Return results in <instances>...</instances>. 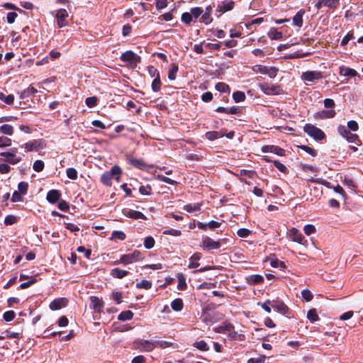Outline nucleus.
Listing matches in <instances>:
<instances>
[{
  "label": "nucleus",
  "mask_w": 363,
  "mask_h": 363,
  "mask_svg": "<svg viewBox=\"0 0 363 363\" xmlns=\"http://www.w3.org/2000/svg\"><path fill=\"white\" fill-rule=\"evenodd\" d=\"M122 170L118 166H113L111 167L110 171L104 172L101 177V182L107 186H111V181L115 179L117 182H119Z\"/></svg>",
  "instance_id": "obj_1"
},
{
  "label": "nucleus",
  "mask_w": 363,
  "mask_h": 363,
  "mask_svg": "<svg viewBox=\"0 0 363 363\" xmlns=\"http://www.w3.org/2000/svg\"><path fill=\"white\" fill-rule=\"evenodd\" d=\"M143 259L141 252L138 250H135L132 253L123 255L121 257L120 260L116 261V264H123L124 265L132 264L138 262Z\"/></svg>",
  "instance_id": "obj_2"
},
{
  "label": "nucleus",
  "mask_w": 363,
  "mask_h": 363,
  "mask_svg": "<svg viewBox=\"0 0 363 363\" xmlns=\"http://www.w3.org/2000/svg\"><path fill=\"white\" fill-rule=\"evenodd\" d=\"M303 130L309 136L316 140H323L325 137V133L320 128L310 123L305 125Z\"/></svg>",
  "instance_id": "obj_3"
},
{
  "label": "nucleus",
  "mask_w": 363,
  "mask_h": 363,
  "mask_svg": "<svg viewBox=\"0 0 363 363\" xmlns=\"http://www.w3.org/2000/svg\"><path fill=\"white\" fill-rule=\"evenodd\" d=\"M259 87L263 93L267 95H278L283 93L282 89L278 84L262 83L259 84Z\"/></svg>",
  "instance_id": "obj_4"
},
{
  "label": "nucleus",
  "mask_w": 363,
  "mask_h": 363,
  "mask_svg": "<svg viewBox=\"0 0 363 363\" xmlns=\"http://www.w3.org/2000/svg\"><path fill=\"white\" fill-rule=\"evenodd\" d=\"M253 72L262 74H267L270 78H274L277 76L278 69L274 67H267L262 65H256L252 67Z\"/></svg>",
  "instance_id": "obj_5"
},
{
  "label": "nucleus",
  "mask_w": 363,
  "mask_h": 363,
  "mask_svg": "<svg viewBox=\"0 0 363 363\" xmlns=\"http://www.w3.org/2000/svg\"><path fill=\"white\" fill-rule=\"evenodd\" d=\"M221 246L220 241H215L209 237H205L202 239L200 247L206 250H217Z\"/></svg>",
  "instance_id": "obj_6"
},
{
  "label": "nucleus",
  "mask_w": 363,
  "mask_h": 363,
  "mask_svg": "<svg viewBox=\"0 0 363 363\" xmlns=\"http://www.w3.org/2000/svg\"><path fill=\"white\" fill-rule=\"evenodd\" d=\"M121 60L130 65L136 66L140 62V57L133 51H126L121 55Z\"/></svg>",
  "instance_id": "obj_7"
},
{
  "label": "nucleus",
  "mask_w": 363,
  "mask_h": 363,
  "mask_svg": "<svg viewBox=\"0 0 363 363\" xmlns=\"http://www.w3.org/2000/svg\"><path fill=\"white\" fill-rule=\"evenodd\" d=\"M68 16V12L64 9H60L56 11L55 18L57 25L59 28L65 27L68 24L67 21Z\"/></svg>",
  "instance_id": "obj_8"
},
{
  "label": "nucleus",
  "mask_w": 363,
  "mask_h": 363,
  "mask_svg": "<svg viewBox=\"0 0 363 363\" xmlns=\"http://www.w3.org/2000/svg\"><path fill=\"white\" fill-rule=\"evenodd\" d=\"M301 78L303 81L315 82L323 78V74L319 71H306L302 73Z\"/></svg>",
  "instance_id": "obj_9"
},
{
  "label": "nucleus",
  "mask_w": 363,
  "mask_h": 363,
  "mask_svg": "<svg viewBox=\"0 0 363 363\" xmlns=\"http://www.w3.org/2000/svg\"><path fill=\"white\" fill-rule=\"evenodd\" d=\"M289 236L294 242H296L301 245H303L306 242L302 234L295 228H293L289 230Z\"/></svg>",
  "instance_id": "obj_10"
},
{
  "label": "nucleus",
  "mask_w": 363,
  "mask_h": 363,
  "mask_svg": "<svg viewBox=\"0 0 363 363\" xmlns=\"http://www.w3.org/2000/svg\"><path fill=\"white\" fill-rule=\"evenodd\" d=\"M271 306L282 315L286 314L289 311L287 306L284 302L279 300L272 301Z\"/></svg>",
  "instance_id": "obj_11"
},
{
  "label": "nucleus",
  "mask_w": 363,
  "mask_h": 363,
  "mask_svg": "<svg viewBox=\"0 0 363 363\" xmlns=\"http://www.w3.org/2000/svg\"><path fill=\"white\" fill-rule=\"evenodd\" d=\"M91 308L97 313H100L104 308V302L96 296H91Z\"/></svg>",
  "instance_id": "obj_12"
},
{
  "label": "nucleus",
  "mask_w": 363,
  "mask_h": 363,
  "mask_svg": "<svg viewBox=\"0 0 363 363\" xmlns=\"http://www.w3.org/2000/svg\"><path fill=\"white\" fill-rule=\"evenodd\" d=\"M67 304V299L65 298H59L53 300L50 303V308L52 311L60 310L64 307H65Z\"/></svg>",
  "instance_id": "obj_13"
},
{
  "label": "nucleus",
  "mask_w": 363,
  "mask_h": 363,
  "mask_svg": "<svg viewBox=\"0 0 363 363\" xmlns=\"http://www.w3.org/2000/svg\"><path fill=\"white\" fill-rule=\"evenodd\" d=\"M22 147L26 148L28 151H33L36 150L40 147H43L42 142L39 140H35L33 141H30L24 145H21Z\"/></svg>",
  "instance_id": "obj_14"
},
{
  "label": "nucleus",
  "mask_w": 363,
  "mask_h": 363,
  "mask_svg": "<svg viewBox=\"0 0 363 363\" xmlns=\"http://www.w3.org/2000/svg\"><path fill=\"white\" fill-rule=\"evenodd\" d=\"M262 150L264 152H273L281 156L284 154V150L274 145H266L264 146Z\"/></svg>",
  "instance_id": "obj_15"
},
{
  "label": "nucleus",
  "mask_w": 363,
  "mask_h": 363,
  "mask_svg": "<svg viewBox=\"0 0 363 363\" xmlns=\"http://www.w3.org/2000/svg\"><path fill=\"white\" fill-rule=\"evenodd\" d=\"M221 223L217 221L211 220L208 223L199 222L198 228L202 230H206L208 228L210 229L218 228L220 226Z\"/></svg>",
  "instance_id": "obj_16"
},
{
  "label": "nucleus",
  "mask_w": 363,
  "mask_h": 363,
  "mask_svg": "<svg viewBox=\"0 0 363 363\" xmlns=\"http://www.w3.org/2000/svg\"><path fill=\"white\" fill-rule=\"evenodd\" d=\"M124 215L126 217L133 218V219H142L145 220L146 216L140 211H135V210H128L124 213Z\"/></svg>",
  "instance_id": "obj_17"
},
{
  "label": "nucleus",
  "mask_w": 363,
  "mask_h": 363,
  "mask_svg": "<svg viewBox=\"0 0 363 363\" xmlns=\"http://www.w3.org/2000/svg\"><path fill=\"white\" fill-rule=\"evenodd\" d=\"M37 92V89H35L32 86H29L27 89H24L23 91L20 93L19 97L21 99L24 100L30 97L31 96H33Z\"/></svg>",
  "instance_id": "obj_18"
},
{
  "label": "nucleus",
  "mask_w": 363,
  "mask_h": 363,
  "mask_svg": "<svg viewBox=\"0 0 363 363\" xmlns=\"http://www.w3.org/2000/svg\"><path fill=\"white\" fill-rule=\"evenodd\" d=\"M201 258V253H194L190 258H189V264L188 265L189 269H194L199 266V261Z\"/></svg>",
  "instance_id": "obj_19"
},
{
  "label": "nucleus",
  "mask_w": 363,
  "mask_h": 363,
  "mask_svg": "<svg viewBox=\"0 0 363 363\" xmlns=\"http://www.w3.org/2000/svg\"><path fill=\"white\" fill-rule=\"evenodd\" d=\"M233 6H234V2L233 1H223L221 3V4L218 5L217 9L218 11L224 13V12L232 10L233 8Z\"/></svg>",
  "instance_id": "obj_20"
},
{
  "label": "nucleus",
  "mask_w": 363,
  "mask_h": 363,
  "mask_svg": "<svg viewBox=\"0 0 363 363\" xmlns=\"http://www.w3.org/2000/svg\"><path fill=\"white\" fill-rule=\"evenodd\" d=\"M60 193L58 190H50L48 192V194H47V200L52 203H55L57 200H59L60 197Z\"/></svg>",
  "instance_id": "obj_21"
},
{
  "label": "nucleus",
  "mask_w": 363,
  "mask_h": 363,
  "mask_svg": "<svg viewBox=\"0 0 363 363\" xmlns=\"http://www.w3.org/2000/svg\"><path fill=\"white\" fill-rule=\"evenodd\" d=\"M317 116L321 119L331 118L335 115V111L334 109L330 110H322L316 113Z\"/></svg>",
  "instance_id": "obj_22"
},
{
  "label": "nucleus",
  "mask_w": 363,
  "mask_h": 363,
  "mask_svg": "<svg viewBox=\"0 0 363 363\" xmlns=\"http://www.w3.org/2000/svg\"><path fill=\"white\" fill-rule=\"evenodd\" d=\"M305 11L303 10H300L296 13V14L293 17V25L296 26L301 27L303 25V16Z\"/></svg>",
  "instance_id": "obj_23"
},
{
  "label": "nucleus",
  "mask_w": 363,
  "mask_h": 363,
  "mask_svg": "<svg viewBox=\"0 0 363 363\" xmlns=\"http://www.w3.org/2000/svg\"><path fill=\"white\" fill-rule=\"evenodd\" d=\"M128 274V271L120 269L118 268H115L111 270V274L118 279H122L125 277Z\"/></svg>",
  "instance_id": "obj_24"
},
{
  "label": "nucleus",
  "mask_w": 363,
  "mask_h": 363,
  "mask_svg": "<svg viewBox=\"0 0 363 363\" xmlns=\"http://www.w3.org/2000/svg\"><path fill=\"white\" fill-rule=\"evenodd\" d=\"M128 161L130 164L133 165L135 167L143 169L146 167L145 162L140 159H134V158H128Z\"/></svg>",
  "instance_id": "obj_25"
},
{
  "label": "nucleus",
  "mask_w": 363,
  "mask_h": 363,
  "mask_svg": "<svg viewBox=\"0 0 363 363\" xmlns=\"http://www.w3.org/2000/svg\"><path fill=\"white\" fill-rule=\"evenodd\" d=\"M340 74L342 76L354 77L357 74V72L352 68L340 67Z\"/></svg>",
  "instance_id": "obj_26"
},
{
  "label": "nucleus",
  "mask_w": 363,
  "mask_h": 363,
  "mask_svg": "<svg viewBox=\"0 0 363 363\" xmlns=\"http://www.w3.org/2000/svg\"><path fill=\"white\" fill-rule=\"evenodd\" d=\"M268 36L272 40H280L282 38V33L280 31H278L276 28H271L268 32Z\"/></svg>",
  "instance_id": "obj_27"
},
{
  "label": "nucleus",
  "mask_w": 363,
  "mask_h": 363,
  "mask_svg": "<svg viewBox=\"0 0 363 363\" xmlns=\"http://www.w3.org/2000/svg\"><path fill=\"white\" fill-rule=\"evenodd\" d=\"M177 279H178V285H177V289L179 290H184L186 288V278L184 277V275L182 273L180 274H178L177 276Z\"/></svg>",
  "instance_id": "obj_28"
},
{
  "label": "nucleus",
  "mask_w": 363,
  "mask_h": 363,
  "mask_svg": "<svg viewBox=\"0 0 363 363\" xmlns=\"http://www.w3.org/2000/svg\"><path fill=\"white\" fill-rule=\"evenodd\" d=\"M172 308L175 311H181L183 308V301L181 298H176L171 303Z\"/></svg>",
  "instance_id": "obj_29"
},
{
  "label": "nucleus",
  "mask_w": 363,
  "mask_h": 363,
  "mask_svg": "<svg viewBox=\"0 0 363 363\" xmlns=\"http://www.w3.org/2000/svg\"><path fill=\"white\" fill-rule=\"evenodd\" d=\"M248 283L251 284H258L264 281V278L262 276L259 274H255L250 276L247 279Z\"/></svg>",
  "instance_id": "obj_30"
},
{
  "label": "nucleus",
  "mask_w": 363,
  "mask_h": 363,
  "mask_svg": "<svg viewBox=\"0 0 363 363\" xmlns=\"http://www.w3.org/2000/svg\"><path fill=\"white\" fill-rule=\"evenodd\" d=\"M133 317V313L130 311H125L121 312L118 315V320L122 321L131 320Z\"/></svg>",
  "instance_id": "obj_31"
},
{
  "label": "nucleus",
  "mask_w": 363,
  "mask_h": 363,
  "mask_svg": "<svg viewBox=\"0 0 363 363\" xmlns=\"http://www.w3.org/2000/svg\"><path fill=\"white\" fill-rule=\"evenodd\" d=\"M307 318L311 322L314 323L319 320L318 315L315 308L310 309L307 313Z\"/></svg>",
  "instance_id": "obj_32"
},
{
  "label": "nucleus",
  "mask_w": 363,
  "mask_h": 363,
  "mask_svg": "<svg viewBox=\"0 0 363 363\" xmlns=\"http://www.w3.org/2000/svg\"><path fill=\"white\" fill-rule=\"evenodd\" d=\"M223 136V134L218 131H209L206 133V138L208 140H213Z\"/></svg>",
  "instance_id": "obj_33"
},
{
  "label": "nucleus",
  "mask_w": 363,
  "mask_h": 363,
  "mask_svg": "<svg viewBox=\"0 0 363 363\" xmlns=\"http://www.w3.org/2000/svg\"><path fill=\"white\" fill-rule=\"evenodd\" d=\"M0 132L5 135H11L13 133V127L9 124H4L0 127Z\"/></svg>",
  "instance_id": "obj_34"
},
{
  "label": "nucleus",
  "mask_w": 363,
  "mask_h": 363,
  "mask_svg": "<svg viewBox=\"0 0 363 363\" xmlns=\"http://www.w3.org/2000/svg\"><path fill=\"white\" fill-rule=\"evenodd\" d=\"M321 2L328 9H335L339 5L340 0H321Z\"/></svg>",
  "instance_id": "obj_35"
},
{
  "label": "nucleus",
  "mask_w": 363,
  "mask_h": 363,
  "mask_svg": "<svg viewBox=\"0 0 363 363\" xmlns=\"http://www.w3.org/2000/svg\"><path fill=\"white\" fill-rule=\"evenodd\" d=\"M194 346L201 351H208L209 350V347L204 340L195 342Z\"/></svg>",
  "instance_id": "obj_36"
},
{
  "label": "nucleus",
  "mask_w": 363,
  "mask_h": 363,
  "mask_svg": "<svg viewBox=\"0 0 363 363\" xmlns=\"http://www.w3.org/2000/svg\"><path fill=\"white\" fill-rule=\"evenodd\" d=\"M215 88L217 91H218L220 92H223V93H229L230 92L229 86L223 82L217 83L216 84Z\"/></svg>",
  "instance_id": "obj_37"
},
{
  "label": "nucleus",
  "mask_w": 363,
  "mask_h": 363,
  "mask_svg": "<svg viewBox=\"0 0 363 363\" xmlns=\"http://www.w3.org/2000/svg\"><path fill=\"white\" fill-rule=\"evenodd\" d=\"M0 100L6 104H11L14 101V96L13 94L6 96L3 92H0Z\"/></svg>",
  "instance_id": "obj_38"
},
{
  "label": "nucleus",
  "mask_w": 363,
  "mask_h": 363,
  "mask_svg": "<svg viewBox=\"0 0 363 363\" xmlns=\"http://www.w3.org/2000/svg\"><path fill=\"white\" fill-rule=\"evenodd\" d=\"M125 239V234L123 231L115 230L112 233L111 240H124Z\"/></svg>",
  "instance_id": "obj_39"
},
{
  "label": "nucleus",
  "mask_w": 363,
  "mask_h": 363,
  "mask_svg": "<svg viewBox=\"0 0 363 363\" xmlns=\"http://www.w3.org/2000/svg\"><path fill=\"white\" fill-rule=\"evenodd\" d=\"M233 98L236 103H239L245 99V94L242 91H238L233 93Z\"/></svg>",
  "instance_id": "obj_40"
},
{
  "label": "nucleus",
  "mask_w": 363,
  "mask_h": 363,
  "mask_svg": "<svg viewBox=\"0 0 363 363\" xmlns=\"http://www.w3.org/2000/svg\"><path fill=\"white\" fill-rule=\"evenodd\" d=\"M161 87V82L160 79L159 73L157 74V77L154 79L152 82V89L154 91H160Z\"/></svg>",
  "instance_id": "obj_41"
},
{
  "label": "nucleus",
  "mask_w": 363,
  "mask_h": 363,
  "mask_svg": "<svg viewBox=\"0 0 363 363\" xmlns=\"http://www.w3.org/2000/svg\"><path fill=\"white\" fill-rule=\"evenodd\" d=\"M189 13L192 18H198L203 13V10L200 7H194L191 9Z\"/></svg>",
  "instance_id": "obj_42"
},
{
  "label": "nucleus",
  "mask_w": 363,
  "mask_h": 363,
  "mask_svg": "<svg viewBox=\"0 0 363 363\" xmlns=\"http://www.w3.org/2000/svg\"><path fill=\"white\" fill-rule=\"evenodd\" d=\"M152 286V283L147 280H142L140 282L136 284L138 289H150Z\"/></svg>",
  "instance_id": "obj_43"
},
{
  "label": "nucleus",
  "mask_w": 363,
  "mask_h": 363,
  "mask_svg": "<svg viewBox=\"0 0 363 363\" xmlns=\"http://www.w3.org/2000/svg\"><path fill=\"white\" fill-rule=\"evenodd\" d=\"M66 173H67V176L69 179H73V180H75L77 179V171L74 168L70 167V168L67 169Z\"/></svg>",
  "instance_id": "obj_44"
},
{
  "label": "nucleus",
  "mask_w": 363,
  "mask_h": 363,
  "mask_svg": "<svg viewBox=\"0 0 363 363\" xmlns=\"http://www.w3.org/2000/svg\"><path fill=\"white\" fill-rule=\"evenodd\" d=\"M201 208V204L196 203L194 206L191 204H187L184 206V209L188 212H193V211H199Z\"/></svg>",
  "instance_id": "obj_45"
},
{
  "label": "nucleus",
  "mask_w": 363,
  "mask_h": 363,
  "mask_svg": "<svg viewBox=\"0 0 363 363\" xmlns=\"http://www.w3.org/2000/svg\"><path fill=\"white\" fill-rule=\"evenodd\" d=\"M33 168L35 172H40L44 169V162L42 160H36L33 163Z\"/></svg>",
  "instance_id": "obj_46"
},
{
  "label": "nucleus",
  "mask_w": 363,
  "mask_h": 363,
  "mask_svg": "<svg viewBox=\"0 0 363 363\" xmlns=\"http://www.w3.org/2000/svg\"><path fill=\"white\" fill-rule=\"evenodd\" d=\"M28 184L27 182H21L18 185V192L25 195L27 193Z\"/></svg>",
  "instance_id": "obj_47"
},
{
  "label": "nucleus",
  "mask_w": 363,
  "mask_h": 363,
  "mask_svg": "<svg viewBox=\"0 0 363 363\" xmlns=\"http://www.w3.org/2000/svg\"><path fill=\"white\" fill-rule=\"evenodd\" d=\"M97 98L96 96H91L86 99L85 103L89 108L94 107L96 105Z\"/></svg>",
  "instance_id": "obj_48"
},
{
  "label": "nucleus",
  "mask_w": 363,
  "mask_h": 363,
  "mask_svg": "<svg viewBox=\"0 0 363 363\" xmlns=\"http://www.w3.org/2000/svg\"><path fill=\"white\" fill-rule=\"evenodd\" d=\"M178 71V67L176 65H173L172 68L169 69L168 73V78L170 80H174L176 79L177 72Z\"/></svg>",
  "instance_id": "obj_49"
},
{
  "label": "nucleus",
  "mask_w": 363,
  "mask_h": 363,
  "mask_svg": "<svg viewBox=\"0 0 363 363\" xmlns=\"http://www.w3.org/2000/svg\"><path fill=\"white\" fill-rule=\"evenodd\" d=\"M155 245V240L153 238L149 236L145 239L144 245L147 249H151Z\"/></svg>",
  "instance_id": "obj_50"
},
{
  "label": "nucleus",
  "mask_w": 363,
  "mask_h": 363,
  "mask_svg": "<svg viewBox=\"0 0 363 363\" xmlns=\"http://www.w3.org/2000/svg\"><path fill=\"white\" fill-rule=\"evenodd\" d=\"M251 233V231L247 228H240L237 231V235L240 238H247Z\"/></svg>",
  "instance_id": "obj_51"
},
{
  "label": "nucleus",
  "mask_w": 363,
  "mask_h": 363,
  "mask_svg": "<svg viewBox=\"0 0 363 363\" xmlns=\"http://www.w3.org/2000/svg\"><path fill=\"white\" fill-rule=\"evenodd\" d=\"M141 347L145 351H151L154 349L155 345L152 342L145 340L141 342Z\"/></svg>",
  "instance_id": "obj_52"
},
{
  "label": "nucleus",
  "mask_w": 363,
  "mask_h": 363,
  "mask_svg": "<svg viewBox=\"0 0 363 363\" xmlns=\"http://www.w3.org/2000/svg\"><path fill=\"white\" fill-rule=\"evenodd\" d=\"M11 145V140L6 137H0V147H5Z\"/></svg>",
  "instance_id": "obj_53"
},
{
  "label": "nucleus",
  "mask_w": 363,
  "mask_h": 363,
  "mask_svg": "<svg viewBox=\"0 0 363 363\" xmlns=\"http://www.w3.org/2000/svg\"><path fill=\"white\" fill-rule=\"evenodd\" d=\"M192 17L189 12L184 13L182 15V21L187 25L190 24V23L192 21Z\"/></svg>",
  "instance_id": "obj_54"
},
{
  "label": "nucleus",
  "mask_w": 363,
  "mask_h": 363,
  "mask_svg": "<svg viewBox=\"0 0 363 363\" xmlns=\"http://www.w3.org/2000/svg\"><path fill=\"white\" fill-rule=\"evenodd\" d=\"M299 148L304 150L306 152L308 153L309 155H311L313 157H315L317 155L316 151L314 149H313L308 146L301 145V146H299Z\"/></svg>",
  "instance_id": "obj_55"
},
{
  "label": "nucleus",
  "mask_w": 363,
  "mask_h": 363,
  "mask_svg": "<svg viewBox=\"0 0 363 363\" xmlns=\"http://www.w3.org/2000/svg\"><path fill=\"white\" fill-rule=\"evenodd\" d=\"M304 233L307 235H310L315 232V228L313 225L308 224L304 226Z\"/></svg>",
  "instance_id": "obj_56"
},
{
  "label": "nucleus",
  "mask_w": 363,
  "mask_h": 363,
  "mask_svg": "<svg viewBox=\"0 0 363 363\" xmlns=\"http://www.w3.org/2000/svg\"><path fill=\"white\" fill-rule=\"evenodd\" d=\"M167 0H156V8L157 10H161L167 6Z\"/></svg>",
  "instance_id": "obj_57"
},
{
  "label": "nucleus",
  "mask_w": 363,
  "mask_h": 363,
  "mask_svg": "<svg viewBox=\"0 0 363 363\" xmlns=\"http://www.w3.org/2000/svg\"><path fill=\"white\" fill-rule=\"evenodd\" d=\"M302 297L306 301H310L313 298L311 292L308 289H304L301 291Z\"/></svg>",
  "instance_id": "obj_58"
},
{
  "label": "nucleus",
  "mask_w": 363,
  "mask_h": 363,
  "mask_svg": "<svg viewBox=\"0 0 363 363\" xmlns=\"http://www.w3.org/2000/svg\"><path fill=\"white\" fill-rule=\"evenodd\" d=\"M4 319L6 321H11L15 318V313L13 311H9L4 313Z\"/></svg>",
  "instance_id": "obj_59"
},
{
  "label": "nucleus",
  "mask_w": 363,
  "mask_h": 363,
  "mask_svg": "<svg viewBox=\"0 0 363 363\" xmlns=\"http://www.w3.org/2000/svg\"><path fill=\"white\" fill-rule=\"evenodd\" d=\"M211 14H209L208 13H203L201 14V19H202V21L208 25L209 23H211L212 21H213V18L211 16Z\"/></svg>",
  "instance_id": "obj_60"
},
{
  "label": "nucleus",
  "mask_w": 363,
  "mask_h": 363,
  "mask_svg": "<svg viewBox=\"0 0 363 363\" xmlns=\"http://www.w3.org/2000/svg\"><path fill=\"white\" fill-rule=\"evenodd\" d=\"M17 220V218L15 216L9 215L7 216L4 219V223L6 225H12L15 223Z\"/></svg>",
  "instance_id": "obj_61"
},
{
  "label": "nucleus",
  "mask_w": 363,
  "mask_h": 363,
  "mask_svg": "<svg viewBox=\"0 0 363 363\" xmlns=\"http://www.w3.org/2000/svg\"><path fill=\"white\" fill-rule=\"evenodd\" d=\"M139 191L143 195H150L151 193V187L149 185L141 186L139 189Z\"/></svg>",
  "instance_id": "obj_62"
},
{
  "label": "nucleus",
  "mask_w": 363,
  "mask_h": 363,
  "mask_svg": "<svg viewBox=\"0 0 363 363\" xmlns=\"http://www.w3.org/2000/svg\"><path fill=\"white\" fill-rule=\"evenodd\" d=\"M271 266L273 267H277H277H281V268L285 267L284 263L277 259H274L271 260Z\"/></svg>",
  "instance_id": "obj_63"
},
{
  "label": "nucleus",
  "mask_w": 363,
  "mask_h": 363,
  "mask_svg": "<svg viewBox=\"0 0 363 363\" xmlns=\"http://www.w3.org/2000/svg\"><path fill=\"white\" fill-rule=\"evenodd\" d=\"M337 131L339 134L343 136L344 138H346L350 133V131L347 130L346 127L344 125H339L337 128Z\"/></svg>",
  "instance_id": "obj_64"
}]
</instances>
